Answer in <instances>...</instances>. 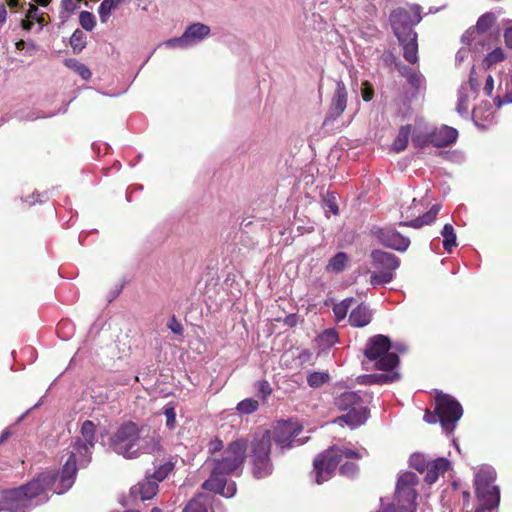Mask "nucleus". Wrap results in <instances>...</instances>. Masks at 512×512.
Segmentation results:
<instances>
[{
    "mask_svg": "<svg viewBox=\"0 0 512 512\" xmlns=\"http://www.w3.org/2000/svg\"><path fill=\"white\" fill-rule=\"evenodd\" d=\"M76 461L77 453L72 452L60 473L45 471L19 488L4 491L0 496V512H26L34 499L39 504L48 500L49 492L65 493L75 481Z\"/></svg>",
    "mask_w": 512,
    "mask_h": 512,
    "instance_id": "nucleus-1",
    "label": "nucleus"
},
{
    "mask_svg": "<svg viewBox=\"0 0 512 512\" xmlns=\"http://www.w3.org/2000/svg\"><path fill=\"white\" fill-rule=\"evenodd\" d=\"M244 451L223 450L219 457L214 456L211 460L213 463L211 477L203 483V488L215 491L227 498L233 497L236 493V485L234 482H227L224 475L240 467L244 460Z\"/></svg>",
    "mask_w": 512,
    "mask_h": 512,
    "instance_id": "nucleus-2",
    "label": "nucleus"
},
{
    "mask_svg": "<svg viewBox=\"0 0 512 512\" xmlns=\"http://www.w3.org/2000/svg\"><path fill=\"white\" fill-rule=\"evenodd\" d=\"M301 434L302 427L297 421H279L271 430L257 432L250 442V448H272L273 445L279 448L302 446L306 438L300 437Z\"/></svg>",
    "mask_w": 512,
    "mask_h": 512,
    "instance_id": "nucleus-3",
    "label": "nucleus"
},
{
    "mask_svg": "<svg viewBox=\"0 0 512 512\" xmlns=\"http://www.w3.org/2000/svg\"><path fill=\"white\" fill-rule=\"evenodd\" d=\"M434 404V411L426 410L424 420L429 424L440 423L444 432L452 433L463 415L461 404L453 396L439 391Z\"/></svg>",
    "mask_w": 512,
    "mask_h": 512,
    "instance_id": "nucleus-4",
    "label": "nucleus"
},
{
    "mask_svg": "<svg viewBox=\"0 0 512 512\" xmlns=\"http://www.w3.org/2000/svg\"><path fill=\"white\" fill-rule=\"evenodd\" d=\"M419 482L413 472H404L399 475L395 497L391 504L383 506L378 512H415L417 498L416 486Z\"/></svg>",
    "mask_w": 512,
    "mask_h": 512,
    "instance_id": "nucleus-5",
    "label": "nucleus"
},
{
    "mask_svg": "<svg viewBox=\"0 0 512 512\" xmlns=\"http://www.w3.org/2000/svg\"><path fill=\"white\" fill-rule=\"evenodd\" d=\"M496 478V472L489 465H482L475 471L474 485L475 491L481 505L492 509L498 506L500 501L499 488L493 485Z\"/></svg>",
    "mask_w": 512,
    "mask_h": 512,
    "instance_id": "nucleus-6",
    "label": "nucleus"
},
{
    "mask_svg": "<svg viewBox=\"0 0 512 512\" xmlns=\"http://www.w3.org/2000/svg\"><path fill=\"white\" fill-rule=\"evenodd\" d=\"M335 404L340 410L347 411L339 418V421L345 422L351 428L364 424L368 419V410L358 392L346 391L342 393L336 398Z\"/></svg>",
    "mask_w": 512,
    "mask_h": 512,
    "instance_id": "nucleus-7",
    "label": "nucleus"
},
{
    "mask_svg": "<svg viewBox=\"0 0 512 512\" xmlns=\"http://www.w3.org/2000/svg\"><path fill=\"white\" fill-rule=\"evenodd\" d=\"M391 343L387 336L376 335L370 338L366 344L365 356L375 361L378 370H392L399 363L398 355L390 352Z\"/></svg>",
    "mask_w": 512,
    "mask_h": 512,
    "instance_id": "nucleus-8",
    "label": "nucleus"
},
{
    "mask_svg": "<svg viewBox=\"0 0 512 512\" xmlns=\"http://www.w3.org/2000/svg\"><path fill=\"white\" fill-rule=\"evenodd\" d=\"M355 450H345L342 454H337L336 450H325L320 453L314 460L315 481L322 484L332 477V474L343 459L360 458Z\"/></svg>",
    "mask_w": 512,
    "mask_h": 512,
    "instance_id": "nucleus-9",
    "label": "nucleus"
},
{
    "mask_svg": "<svg viewBox=\"0 0 512 512\" xmlns=\"http://www.w3.org/2000/svg\"><path fill=\"white\" fill-rule=\"evenodd\" d=\"M495 21L496 16L494 13L488 12L483 14L478 19L476 26L467 30L462 36L463 43L476 50H478V45L490 48V41L495 39V35L491 31Z\"/></svg>",
    "mask_w": 512,
    "mask_h": 512,
    "instance_id": "nucleus-10",
    "label": "nucleus"
},
{
    "mask_svg": "<svg viewBox=\"0 0 512 512\" xmlns=\"http://www.w3.org/2000/svg\"><path fill=\"white\" fill-rule=\"evenodd\" d=\"M423 208V202L416 198H413L408 204H402L400 213L401 217L405 218L406 221L400 222V225L418 229L424 225L431 224L436 219V216L440 211V205L435 204L428 212L420 215Z\"/></svg>",
    "mask_w": 512,
    "mask_h": 512,
    "instance_id": "nucleus-11",
    "label": "nucleus"
},
{
    "mask_svg": "<svg viewBox=\"0 0 512 512\" xmlns=\"http://www.w3.org/2000/svg\"><path fill=\"white\" fill-rule=\"evenodd\" d=\"M373 266L378 270L371 274L370 283L373 286L390 283L393 280V272L399 267L400 260L394 254L375 250L371 253Z\"/></svg>",
    "mask_w": 512,
    "mask_h": 512,
    "instance_id": "nucleus-12",
    "label": "nucleus"
},
{
    "mask_svg": "<svg viewBox=\"0 0 512 512\" xmlns=\"http://www.w3.org/2000/svg\"><path fill=\"white\" fill-rule=\"evenodd\" d=\"M421 19V7L416 4L399 7L393 10L390 15V23L396 37L414 32L412 26L418 24Z\"/></svg>",
    "mask_w": 512,
    "mask_h": 512,
    "instance_id": "nucleus-13",
    "label": "nucleus"
},
{
    "mask_svg": "<svg viewBox=\"0 0 512 512\" xmlns=\"http://www.w3.org/2000/svg\"><path fill=\"white\" fill-rule=\"evenodd\" d=\"M373 235L386 247L404 252L410 245V239L400 234L393 227H375L372 230Z\"/></svg>",
    "mask_w": 512,
    "mask_h": 512,
    "instance_id": "nucleus-14",
    "label": "nucleus"
},
{
    "mask_svg": "<svg viewBox=\"0 0 512 512\" xmlns=\"http://www.w3.org/2000/svg\"><path fill=\"white\" fill-rule=\"evenodd\" d=\"M477 82L474 78V69H472L469 80L463 83L458 90V99L456 110L461 116H468L470 106L477 94Z\"/></svg>",
    "mask_w": 512,
    "mask_h": 512,
    "instance_id": "nucleus-15",
    "label": "nucleus"
},
{
    "mask_svg": "<svg viewBox=\"0 0 512 512\" xmlns=\"http://www.w3.org/2000/svg\"><path fill=\"white\" fill-rule=\"evenodd\" d=\"M139 437V430L135 423L128 421L123 423L111 438L112 445H125L131 447L135 445Z\"/></svg>",
    "mask_w": 512,
    "mask_h": 512,
    "instance_id": "nucleus-16",
    "label": "nucleus"
},
{
    "mask_svg": "<svg viewBox=\"0 0 512 512\" xmlns=\"http://www.w3.org/2000/svg\"><path fill=\"white\" fill-rule=\"evenodd\" d=\"M269 450H252L251 461L253 475L258 478L268 476L272 471V466L269 459Z\"/></svg>",
    "mask_w": 512,
    "mask_h": 512,
    "instance_id": "nucleus-17",
    "label": "nucleus"
},
{
    "mask_svg": "<svg viewBox=\"0 0 512 512\" xmlns=\"http://www.w3.org/2000/svg\"><path fill=\"white\" fill-rule=\"evenodd\" d=\"M347 104V91L344 83L342 81H338L336 83V88L334 92V96L332 98L331 106L329 109L328 119L334 120L339 117L344 110L346 109Z\"/></svg>",
    "mask_w": 512,
    "mask_h": 512,
    "instance_id": "nucleus-18",
    "label": "nucleus"
},
{
    "mask_svg": "<svg viewBox=\"0 0 512 512\" xmlns=\"http://www.w3.org/2000/svg\"><path fill=\"white\" fill-rule=\"evenodd\" d=\"M458 137V131L449 126L431 129V143L436 147H445L453 144Z\"/></svg>",
    "mask_w": 512,
    "mask_h": 512,
    "instance_id": "nucleus-19",
    "label": "nucleus"
},
{
    "mask_svg": "<svg viewBox=\"0 0 512 512\" xmlns=\"http://www.w3.org/2000/svg\"><path fill=\"white\" fill-rule=\"evenodd\" d=\"M403 46V56L406 61L416 63L418 61V43L416 32H408L397 37Z\"/></svg>",
    "mask_w": 512,
    "mask_h": 512,
    "instance_id": "nucleus-20",
    "label": "nucleus"
},
{
    "mask_svg": "<svg viewBox=\"0 0 512 512\" xmlns=\"http://www.w3.org/2000/svg\"><path fill=\"white\" fill-rule=\"evenodd\" d=\"M210 27L202 23H194L186 28L183 35L188 48L193 47L208 37Z\"/></svg>",
    "mask_w": 512,
    "mask_h": 512,
    "instance_id": "nucleus-21",
    "label": "nucleus"
},
{
    "mask_svg": "<svg viewBox=\"0 0 512 512\" xmlns=\"http://www.w3.org/2000/svg\"><path fill=\"white\" fill-rule=\"evenodd\" d=\"M450 470V462L445 458H437L427 464L425 481L428 484L435 483L440 476Z\"/></svg>",
    "mask_w": 512,
    "mask_h": 512,
    "instance_id": "nucleus-22",
    "label": "nucleus"
},
{
    "mask_svg": "<svg viewBox=\"0 0 512 512\" xmlns=\"http://www.w3.org/2000/svg\"><path fill=\"white\" fill-rule=\"evenodd\" d=\"M472 118L475 124L479 127L485 128L493 121L494 111L489 102H482L472 110Z\"/></svg>",
    "mask_w": 512,
    "mask_h": 512,
    "instance_id": "nucleus-23",
    "label": "nucleus"
},
{
    "mask_svg": "<svg viewBox=\"0 0 512 512\" xmlns=\"http://www.w3.org/2000/svg\"><path fill=\"white\" fill-rule=\"evenodd\" d=\"M372 319L371 310L365 304L358 305L349 315V323L354 327H364Z\"/></svg>",
    "mask_w": 512,
    "mask_h": 512,
    "instance_id": "nucleus-24",
    "label": "nucleus"
},
{
    "mask_svg": "<svg viewBox=\"0 0 512 512\" xmlns=\"http://www.w3.org/2000/svg\"><path fill=\"white\" fill-rule=\"evenodd\" d=\"M158 481H156L153 477L148 478L145 481L139 483L138 485L132 488L133 494H139L141 500H149L154 495H156L158 491Z\"/></svg>",
    "mask_w": 512,
    "mask_h": 512,
    "instance_id": "nucleus-25",
    "label": "nucleus"
},
{
    "mask_svg": "<svg viewBox=\"0 0 512 512\" xmlns=\"http://www.w3.org/2000/svg\"><path fill=\"white\" fill-rule=\"evenodd\" d=\"M412 143L415 147H425L431 143V129L427 126H418L412 135Z\"/></svg>",
    "mask_w": 512,
    "mask_h": 512,
    "instance_id": "nucleus-26",
    "label": "nucleus"
},
{
    "mask_svg": "<svg viewBox=\"0 0 512 512\" xmlns=\"http://www.w3.org/2000/svg\"><path fill=\"white\" fill-rule=\"evenodd\" d=\"M348 260L349 258L346 253L338 252L329 260L326 271L330 273H340L345 269Z\"/></svg>",
    "mask_w": 512,
    "mask_h": 512,
    "instance_id": "nucleus-27",
    "label": "nucleus"
},
{
    "mask_svg": "<svg viewBox=\"0 0 512 512\" xmlns=\"http://www.w3.org/2000/svg\"><path fill=\"white\" fill-rule=\"evenodd\" d=\"M441 235L443 237V247L448 253H450L457 245V237L454 227L449 223L445 224L441 230Z\"/></svg>",
    "mask_w": 512,
    "mask_h": 512,
    "instance_id": "nucleus-28",
    "label": "nucleus"
},
{
    "mask_svg": "<svg viewBox=\"0 0 512 512\" xmlns=\"http://www.w3.org/2000/svg\"><path fill=\"white\" fill-rule=\"evenodd\" d=\"M411 133V126L406 125L400 128L396 139L393 142L392 149L396 153L402 152L407 147L409 136Z\"/></svg>",
    "mask_w": 512,
    "mask_h": 512,
    "instance_id": "nucleus-29",
    "label": "nucleus"
},
{
    "mask_svg": "<svg viewBox=\"0 0 512 512\" xmlns=\"http://www.w3.org/2000/svg\"><path fill=\"white\" fill-rule=\"evenodd\" d=\"M65 65L77 73L82 79L88 80L90 79L92 73L90 69L83 63L79 62L76 59H67L65 61Z\"/></svg>",
    "mask_w": 512,
    "mask_h": 512,
    "instance_id": "nucleus-30",
    "label": "nucleus"
},
{
    "mask_svg": "<svg viewBox=\"0 0 512 512\" xmlns=\"http://www.w3.org/2000/svg\"><path fill=\"white\" fill-rule=\"evenodd\" d=\"M119 6L116 0H103L98 8V14L100 21L102 23H106L112 11H114Z\"/></svg>",
    "mask_w": 512,
    "mask_h": 512,
    "instance_id": "nucleus-31",
    "label": "nucleus"
},
{
    "mask_svg": "<svg viewBox=\"0 0 512 512\" xmlns=\"http://www.w3.org/2000/svg\"><path fill=\"white\" fill-rule=\"evenodd\" d=\"M353 302V298H346L333 306V313L337 322H340L346 318Z\"/></svg>",
    "mask_w": 512,
    "mask_h": 512,
    "instance_id": "nucleus-32",
    "label": "nucleus"
},
{
    "mask_svg": "<svg viewBox=\"0 0 512 512\" xmlns=\"http://www.w3.org/2000/svg\"><path fill=\"white\" fill-rule=\"evenodd\" d=\"M95 431L96 427L92 421L86 420L82 424L81 435L83 437V440L85 441V446L93 447L95 445Z\"/></svg>",
    "mask_w": 512,
    "mask_h": 512,
    "instance_id": "nucleus-33",
    "label": "nucleus"
},
{
    "mask_svg": "<svg viewBox=\"0 0 512 512\" xmlns=\"http://www.w3.org/2000/svg\"><path fill=\"white\" fill-rule=\"evenodd\" d=\"M86 43L87 37L85 33L80 29H76L70 37V45L73 51L80 53L85 48Z\"/></svg>",
    "mask_w": 512,
    "mask_h": 512,
    "instance_id": "nucleus-34",
    "label": "nucleus"
},
{
    "mask_svg": "<svg viewBox=\"0 0 512 512\" xmlns=\"http://www.w3.org/2000/svg\"><path fill=\"white\" fill-rule=\"evenodd\" d=\"M206 502L207 496L198 495L187 504L183 512H207Z\"/></svg>",
    "mask_w": 512,
    "mask_h": 512,
    "instance_id": "nucleus-35",
    "label": "nucleus"
},
{
    "mask_svg": "<svg viewBox=\"0 0 512 512\" xmlns=\"http://www.w3.org/2000/svg\"><path fill=\"white\" fill-rule=\"evenodd\" d=\"M26 18L31 19L39 24L38 31H41L45 25L44 13L41 12L35 4L30 3L26 12Z\"/></svg>",
    "mask_w": 512,
    "mask_h": 512,
    "instance_id": "nucleus-36",
    "label": "nucleus"
},
{
    "mask_svg": "<svg viewBox=\"0 0 512 512\" xmlns=\"http://www.w3.org/2000/svg\"><path fill=\"white\" fill-rule=\"evenodd\" d=\"M330 376L326 372H313L307 376V382L310 387L318 388L328 382Z\"/></svg>",
    "mask_w": 512,
    "mask_h": 512,
    "instance_id": "nucleus-37",
    "label": "nucleus"
},
{
    "mask_svg": "<svg viewBox=\"0 0 512 512\" xmlns=\"http://www.w3.org/2000/svg\"><path fill=\"white\" fill-rule=\"evenodd\" d=\"M428 462L429 461H427L424 455L420 452L412 454L409 459L410 466L420 473H424L426 471Z\"/></svg>",
    "mask_w": 512,
    "mask_h": 512,
    "instance_id": "nucleus-38",
    "label": "nucleus"
},
{
    "mask_svg": "<svg viewBox=\"0 0 512 512\" xmlns=\"http://www.w3.org/2000/svg\"><path fill=\"white\" fill-rule=\"evenodd\" d=\"M505 59V54L502 48H495L492 50L484 59V65L486 68H490L493 65L502 62Z\"/></svg>",
    "mask_w": 512,
    "mask_h": 512,
    "instance_id": "nucleus-39",
    "label": "nucleus"
},
{
    "mask_svg": "<svg viewBox=\"0 0 512 512\" xmlns=\"http://www.w3.org/2000/svg\"><path fill=\"white\" fill-rule=\"evenodd\" d=\"M81 27L86 31H92L96 25L95 16L88 11H82L79 15Z\"/></svg>",
    "mask_w": 512,
    "mask_h": 512,
    "instance_id": "nucleus-40",
    "label": "nucleus"
},
{
    "mask_svg": "<svg viewBox=\"0 0 512 512\" xmlns=\"http://www.w3.org/2000/svg\"><path fill=\"white\" fill-rule=\"evenodd\" d=\"M174 466L175 463L172 461V459H170L161 466H159V468L155 471L152 477L158 482L162 481L174 469Z\"/></svg>",
    "mask_w": 512,
    "mask_h": 512,
    "instance_id": "nucleus-41",
    "label": "nucleus"
},
{
    "mask_svg": "<svg viewBox=\"0 0 512 512\" xmlns=\"http://www.w3.org/2000/svg\"><path fill=\"white\" fill-rule=\"evenodd\" d=\"M258 408V402L253 399H245L238 403L237 410L243 414H251Z\"/></svg>",
    "mask_w": 512,
    "mask_h": 512,
    "instance_id": "nucleus-42",
    "label": "nucleus"
},
{
    "mask_svg": "<svg viewBox=\"0 0 512 512\" xmlns=\"http://www.w3.org/2000/svg\"><path fill=\"white\" fill-rule=\"evenodd\" d=\"M162 45H164L166 48H181V49L188 48L183 34L180 37H175V38L166 40L165 42H163Z\"/></svg>",
    "mask_w": 512,
    "mask_h": 512,
    "instance_id": "nucleus-43",
    "label": "nucleus"
},
{
    "mask_svg": "<svg viewBox=\"0 0 512 512\" xmlns=\"http://www.w3.org/2000/svg\"><path fill=\"white\" fill-rule=\"evenodd\" d=\"M320 341L327 346H332L337 342V333L328 329L321 334Z\"/></svg>",
    "mask_w": 512,
    "mask_h": 512,
    "instance_id": "nucleus-44",
    "label": "nucleus"
},
{
    "mask_svg": "<svg viewBox=\"0 0 512 512\" xmlns=\"http://www.w3.org/2000/svg\"><path fill=\"white\" fill-rule=\"evenodd\" d=\"M494 104L498 108L502 107L504 104H512V89L507 91L503 97L497 96L494 99Z\"/></svg>",
    "mask_w": 512,
    "mask_h": 512,
    "instance_id": "nucleus-45",
    "label": "nucleus"
},
{
    "mask_svg": "<svg viewBox=\"0 0 512 512\" xmlns=\"http://www.w3.org/2000/svg\"><path fill=\"white\" fill-rule=\"evenodd\" d=\"M356 470H357V467L352 462L346 461L340 466L341 474L346 475V476H353L356 473Z\"/></svg>",
    "mask_w": 512,
    "mask_h": 512,
    "instance_id": "nucleus-46",
    "label": "nucleus"
},
{
    "mask_svg": "<svg viewBox=\"0 0 512 512\" xmlns=\"http://www.w3.org/2000/svg\"><path fill=\"white\" fill-rule=\"evenodd\" d=\"M166 417V425L169 428H174L176 422V413L173 407L166 408L164 411Z\"/></svg>",
    "mask_w": 512,
    "mask_h": 512,
    "instance_id": "nucleus-47",
    "label": "nucleus"
},
{
    "mask_svg": "<svg viewBox=\"0 0 512 512\" xmlns=\"http://www.w3.org/2000/svg\"><path fill=\"white\" fill-rule=\"evenodd\" d=\"M324 203H325V207L328 208V210L333 213V214H337L338 213V206L336 204V200H335V197L330 195L328 196L325 200H324Z\"/></svg>",
    "mask_w": 512,
    "mask_h": 512,
    "instance_id": "nucleus-48",
    "label": "nucleus"
},
{
    "mask_svg": "<svg viewBox=\"0 0 512 512\" xmlns=\"http://www.w3.org/2000/svg\"><path fill=\"white\" fill-rule=\"evenodd\" d=\"M169 329L177 335L182 334L183 328L182 325L176 320L175 317H172L171 320L168 323Z\"/></svg>",
    "mask_w": 512,
    "mask_h": 512,
    "instance_id": "nucleus-49",
    "label": "nucleus"
},
{
    "mask_svg": "<svg viewBox=\"0 0 512 512\" xmlns=\"http://www.w3.org/2000/svg\"><path fill=\"white\" fill-rule=\"evenodd\" d=\"M123 458L132 460L139 456V450H116Z\"/></svg>",
    "mask_w": 512,
    "mask_h": 512,
    "instance_id": "nucleus-50",
    "label": "nucleus"
},
{
    "mask_svg": "<svg viewBox=\"0 0 512 512\" xmlns=\"http://www.w3.org/2000/svg\"><path fill=\"white\" fill-rule=\"evenodd\" d=\"M494 89V79L491 75H488L484 85V93L487 96H491Z\"/></svg>",
    "mask_w": 512,
    "mask_h": 512,
    "instance_id": "nucleus-51",
    "label": "nucleus"
},
{
    "mask_svg": "<svg viewBox=\"0 0 512 512\" xmlns=\"http://www.w3.org/2000/svg\"><path fill=\"white\" fill-rule=\"evenodd\" d=\"M422 76L416 72H412L409 76H408V81L415 87H420L421 84H422Z\"/></svg>",
    "mask_w": 512,
    "mask_h": 512,
    "instance_id": "nucleus-52",
    "label": "nucleus"
},
{
    "mask_svg": "<svg viewBox=\"0 0 512 512\" xmlns=\"http://www.w3.org/2000/svg\"><path fill=\"white\" fill-rule=\"evenodd\" d=\"M378 381L382 383L393 382L399 378L398 373L394 372L391 375H379L377 376Z\"/></svg>",
    "mask_w": 512,
    "mask_h": 512,
    "instance_id": "nucleus-53",
    "label": "nucleus"
},
{
    "mask_svg": "<svg viewBox=\"0 0 512 512\" xmlns=\"http://www.w3.org/2000/svg\"><path fill=\"white\" fill-rule=\"evenodd\" d=\"M468 54H469V49L462 47L461 49H459V51L456 54V62L461 63L468 57Z\"/></svg>",
    "mask_w": 512,
    "mask_h": 512,
    "instance_id": "nucleus-54",
    "label": "nucleus"
},
{
    "mask_svg": "<svg viewBox=\"0 0 512 512\" xmlns=\"http://www.w3.org/2000/svg\"><path fill=\"white\" fill-rule=\"evenodd\" d=\"M504 39L506 45L512 48V25L505 29Z\"/></svg>",
    "mask_w": 512,
    "mask_h": 512,
    "instance_id": "nucleus-55",
    "label": "nucleus"
},
{
    "mask_svg": "<svg viewBox=\"0 0 512 512\" xmlns=\"http://www.w3.org/2000/svg\"><path fill=\"white\" fill-rule=\"evenodd\" d=\"M373 97V90L371 87H368V86H365L363 89H362V98L364 101L368 102L372 99Z\"/></svg>",
    "mask_w": 512,
    "mask_h": 512,
    "instance_id": "nucleus-56",
    "label": "nucleus"
},
{
    "mask_svg": "<svg viewBox=\"0 0 512 512\" xmlns=\"http://www.w3.org/2000/svg\"><path fill=\"white\" fill-rule=\"evenodd\" d=\"M7 10L4 4L0 3V27L6 22Z\"/></svg>",
    "mask_w": 512,
    "mask_h": 512,
    "instance_id": "nucleus-57",
    "label": "nucleus"
},
{
    "mask_svg": "<svg viewBox=\"0 0 512 512\" xmlns=\"http://www.w3.org/2000/svg\"><path fill=\"white\" fill-rule=\"evenodd\" d=\"M248 447V443L244 440H238L232 444L229 445L228 448H237V449H240V448H247Z\"/></svg>",
    "mask_w": 512,
    "mask_h": 512,
    "instance_id": "nucleus-58",
    "label": "nucleus"
},
{
    "mask_svg": "<svg viewBox=\"0 0 512 512\" xmlns=\"http://www.w3.org/2000/svg\"><path fill=\"white\" fill-rule=\"evenodd\" d=\"M26 54H28L29 56L33 55L34 52L37 50V46L35 43L33 42H28L26 43Z\"/></svg>",
    "mask_w": 512,
    "mask_h": 512,
    "instance_id": "nucleus-59",
    "label": "nucleus"
},
{
    "mask_svg": "<svg viewBox=\"0 0 512 512\" xmlns=\"http://www.w3.org/2000/svg\"><path fill=\"white\" fill-rule=\"evenodd\" d=\"M34 21L26 18L22 21V28L26 31H30L33 27Z\"/></svg>",
    "mask_w": 512,
    "mask_h": 512,
    "instance_id": "nucleus-60",
    "label": "nucleus"
},
{
    "mask_svg": "<svg viewBox=\"0 0 512 512\" xmlns=\"http://www.w3.org/2000/svg\"><path fill=\"white\" fill-rule=\"evenodd\" d=\"M11 435V432L7 429L5 430L1 436H0V445H3L6 441V439H8Z\"/></svg>",
    "mask_w": 512,
    "mask_h": 512,
    "instance_id": "nucleus-61",
    "label": "nucleus"
},
{
    "mask_svg": "<svg viewBox=\"0 0 512 512\" xmlns=\"http://www.w3.org/2000/svg\"><path fill=\"white\" fill-rule=\"evenodd\" d=\"M26 48V42L24 40H19L16 42V49L19 51L25 50Z\"/></svg>",
    "mask_w": 512,
    "mask_h": 512,
    "instance_id": "nucleus-62",
    "label": "nucleus"
},
{
    "mask_svg": "<svg viewBox=\"0 0 512 512\" xmlns=\"http://www.w3.org/2000/svg\"><path fill=\"white\" fill-rule=\"evenodd\" d=\"M33 1L42 7H47L51 2V0H33Z\"/></svg>",
    "mask_w": 512,
    "mask_h": 512,
    "instance_id": "nucleus-63",
    "label": "nucleus"
},
{
    "mask_svg": "<svg viewBox=\"0 0 512 512\" xmlns=\"http://www.w3.org/2000/svg\"><path fill=\"white\" fill-rule=\"evenodd\" d=\"M8 5L12 8L16 7L18 5V0H9Z\"/></svg>",
    "mask_w": 512,
    "mask_h": 512,
    "instance_id": "nucleus-64",
    "label": "nucleus"
}]
</instances>
